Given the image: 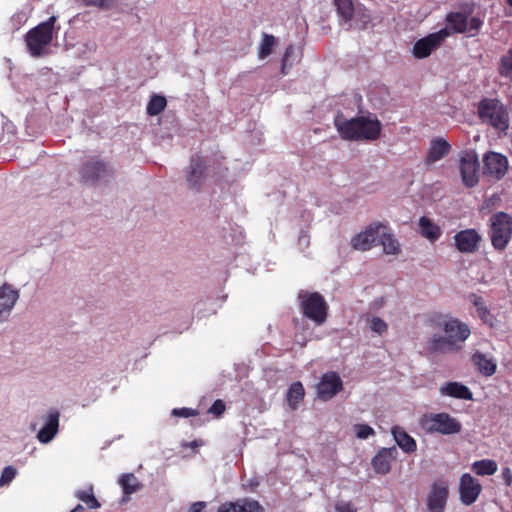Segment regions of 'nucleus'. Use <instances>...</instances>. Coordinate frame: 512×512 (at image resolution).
Masks as SVG:
<instances>
[{
  "label": "nucleus",
  "instance_id": "nucleus-51",
  "mask_svg": "<svg viewBox=\"0 0 512 512\" xmlns=\"http://www.w3.org/2000/svg\"><path fill=\"white\" fill-rule=\"evenodd\" d=\"M508 2L509 5L512 6V0H506Z\"/></svg>",
  "mask_w": 512,
  "mask_h": 512
},
{
  "label": "nucleus",
  "instance_id": "nucleus-23",
  "mask_svg": "<svg viewBox=\"0 0 512 512\" xmlns=\"http://www.w3.org/2000/svg\"><path fill=\"white\" fill-rule=\"evenodd\" d=\"M450 149V144L443 138H436L432 140L425 158V163L427 165H431L443 159L446 155H448Z\"/></svg>",
  "mask_w": 512,
  "mask_h": 512
},
{
  "label": "nucleus",
  "instance_id": "nucleus-2",
  "mask_svg": "<svg viewBox=\"0 0 512 512\" xmlns=\"http://www.w3.org/2000/svg\"><path fill=\"white\" fill-rule=\"evenodd\" d=\"M334 124L343 139L353 141L375 140L382 128L378 119L364 116L346 119L338 115Z\"/></svg>",
  "mask_w": 512,
  "mask_h": 512
},
{
  "label": "nucleus",
  "instance_id": "nucleus-25",
  "mask_svg": "<svg viewBox=\"0 0 512 512\" xmlns=\"http://www.w3.org/2000/svg\"><path fill=\"white\" fill-rule=\"evenodd\" d=\"M378 244L382 245L385 254L398 255L401 252L400 243L384 224H382Z\"/></svg>",
  "mask_w": 512,
  "mask_h": 512
},
{
  "label": "nucleus",
  "instance_id": "nucleus-3",
  "mask_svg": "<svg viewBox=\"0 0 512 512\" xmlns=\"http://www.w3.org/2000/svg\"><path fill=\"white\" fill-rule=\"evenodd\" d=\"M341 25H347V30H363L371 22L367 9L353 0H333Z\"/></svg>",
  "mask_w": 512,
  "mask_h": 512
},
{
  "label": "nucleus",
  "instance_id": "nucleus-35",
  "mask_svg": "<svg viewBox=\"0 0 512 512\" xmlns=\"http://www.w3.org/2000/svg\"><path fill=\"white\" fill-rule=\"evenodd\" d=\"M498 73L504 78L512 79V49L501 57Z\"/></svg>",
  "mask_w": 512,
  "mask_h": 512
},
{
  "label": "nucleus",
  "instance_id": "nucleus-47",
  "mask_svg": "<svg viewBox=\"0 0 512 512\" xmlns=\"http://www.w3.org/2000/svg\"><path fill=\"white\" fill-rule=\"evenodd\" d=\"M293 51H294V48L292 45H290L286 48V51L284 53V59H283V68L285 67V63H286L288 57L293 53Z\"/></svg>",
  "mask_w": 512,
  "mask_h": 512
},
{
  "label": "nucleus",
  "instance_id": "nucleus-42",
  "mask_svg": "<svg viewBox=\"0 0 512 512\" xmlns=\"http://www.w3.org/2000/svg\"><path fill=\"white\" fill-rule=\"evenodd\" d=\"M336 512H357V509L351 502H338L335 504Z\"/></svg>",
  "mask_w": 512,
  "mask_h": 512
},
{
  "label": "nucleus",
  "instance_id": "nucleus-37",
  "mask_svg": "<svg viewBox=\"0 0 512 512\" xmlns=\"http://www.w3.org/2000/svg\"><path fill=\"white\" fill-rule=\"evenodd\" d=\"M367 323L370 329L378 335H382L388 330V324L379 317H368Z\"/></svg>",
  "mask_w": 512,
  "mask_h": 512
},
{
  "label": "nucleus",
  "instance_id": "nucleus-43",
  "mask_svg": "<svg viewBox=\"0 0 512 512\" xmlns=\"http://www.w3.org/2000/svg\"><path fill=\"white\" fill-rule=\"evenodd\" d=\"M224 411L225 404L222 400H216L209 409V412L216 416H220Z\"/></svg>",
  "mask_w": 512,
  "mask_h": 512
},
{
  "label": "nucleus",
  "instance_id": "nucleus-28",
  "mask_svg": "<svg viewBox=\"0 0 512 512\" xmlns=\"http://www.w3.org/2000/svg\"><path fill=\"white\" fill-rule=\"evenodd\" d=\"M418 225L421 236L431 242L437 241L442 234L441 228L425 216L419 219Z\"/></svg>",
  "mask_w": 512,
  "mask_h": 512
},
{
  "label": "nucleus",
  "instance_id": "nucleus-33",
  "mask_svg": "<svg viewBox=\"0 0 512 512\" xmlns=\"http://www.w3.org/2000/svg\"><path fill=\"white\" fill-rule=\"evenodd\" d=\"M467 19L468 17L462 13H450L447 16V22L449 27L457 33H464L467 31Z\"/></svg>",
  "mask_w": 512,
  "mask_h": 512
},
{
  "label": "nucleus",
  "instance_id": "nucleus-8",
  "mask_svg": "<svg viewBox=\"0 0 512 512\" xmlns=\"http://www.w3.org/2000/svg\"><path fill=\"white\" fill-rule=\"evenodd\" d=\"M479 115L483 121L488 122L496 129L504 131L509 126L507 109L497 100L485 99L481 101Z\"/></svg>",
  "mask_w": 512,
  "mask_h": 512
},
{
  "label": "nucleus",
  "instance_id": "nucleus-16",
  "mask_svg": "<svg viewBox=\"0 0 512 512\" xmlns=\"http://www.w3.org/2000/svg\"><path fill=\"white\" fill-rule=\"evenodd\" d=\"M482 486L477 479L470 474L465 473L460 478L459 493L461 502L466 505H472L479 497Z\"/></svg>",
  "mask_w": 512,
  "mask_h": 512
},
{
  "label": "nucleus",
  "instance_id": "nucleus-46",
  "mask_svg": "<svg viewBox=\"0 0 512 512\" xmlns=\"http://www.w3.org/2000/svg\"><path fill=\"white\" fill-rule=\"evenodd\" d=\"M206 506V502L198 501L191 505L188 512H202L206 508Z\"/></svg>",
  "mask_w": 512,
  "mask_h": 512
},
{
  "label": "nucleus",
  "instance_id": "nucleus-21",
  "mask_svg": "<svg viewBox=\"0 0 512 512\" xmlns=\"http://www.w3.org/2000/svg\"><path fill=\"white\" fill-rule=\"evenodd\" d=\"M217 512H264V508L256 500L240 499L221 504Z\"/></svg>",
  "mask_w": 512,
  "mask_h": 512
},
{
  "label": "nucleus",
  "instance_id": "nucleus-22",
  "mask_svg": "<svg viewBox=\"0 0 512 512\" xmlns=\"http://www.w3.org/2000/svg\"><path fill=\"white\" fill-rule=\"evenodd\" d=\"M205 174V164L202 158L192 157L187 173V183L191 189L199 190Z\"/></svg>",
  "mask_w": 512,
  "mask_h": 512
},
{
  "label": "nucleus",
  "instance_id": "nucleus-6",
  "mask_svg": "<svg viewBox=\"0 0 512 512\" xmlns=\"http://www.w3.org/2000/svg\"><path fill=\"white\" fill-rule=\"evenodd\" d=\"M298 299L304 316L314 321L317 325L325 322L327 303L321 294L302 290L298 294Z\"/></svg>",
  "mask_w": 512,
  "mask_h": 512
},
{
  "label": "nucleus",
  "instance_id": "nucleus-5",
  "mask_svg": "<svg viewBox=\"0 0 512 512\" xmlns=\"http://www.w3.org/2000/svg\"><path fill=\"white\" fill-rule=\"evenodd\" d=\"M490 240L494 249L504 250L512 237V217L505 212H497L490 217Z\"/></svg>",
  "mask_w": 512,
  "mask_h": 512
},
{
  "label": "nucleus",
  "instance_id": "nucleus-27",
  "mask_svg": "<svg viewBox=\"0 0 512 512\" xmlns=\"http://www.w3.org/2000/svg\"><path fill=\"white\" fill-rule=\"evenodd\" d=\"M391 433L397 445L405 453H412L416 450V441L402 427H393Z\"/></svg>",
  "mask_w": 512,
  "mask_h": 512
},
{
  "label": "nucleus",
  "instance_id": "nucleus-26",
  "mask_svg": "<svg viewBox=\"0 0 512 512\" xmlns=\"http://www.w3.org/2000/svg\"><path fill=\"white\" fill-rule=\"evenodd\" d=\"M472 362L485 376H492L496 372V361L484 353L475 352L472 356Z\"/></svg>",
  "mask_w": 512,
  "mask_h": 512
},
{
  "label": "nucleus",
  "instance_id": "nucleus-14",
  "mask_svg": "<svg viewBox=\"0 0 512 512\" xmlns=\"http://www.w3.org/2000/svg\"><path fill=\"white\" fill-rule=\"evenodd\" d=\"M453 238L455 248L464 254L477 252L482 242V236L473 228L461 230Z\"/></svg>",
  "mask_w": 512,
  "mask_h": 512
},
{
  "label": "nucleus",
  "instance_id": "nucleus-24",
  "mask_svg": "<svg viewBox=\"0 0 512 512\" xmlns=\"http://www.w3.org/2000/svg\"><path fill=\"white\" fill-rule=\"evenodd\" d=\"M439 392L443 396L453 397L463 400H472L471 390L459 382H447L439 387Z\"/></svg>",
  "mask_w": 512,
  "mask_h": 512
},
{
  "label": "nucleus",
  "instance_id": "nucleus-40",
  "mask_svg": "<svg viewBox=\"0 0 512 512\" xmlns=\"http://www.w3.org/2000/svg\"><path fill=\"white\" fill-rule=\"evenodd\" d=\"M17 471L12 466H7L3 469L0 477V486L9 484L16 476Z\"/></svg>",
  "mask_w": 512,
  "mask_h": 512
},
{
  "label": "nucleus",
  "instance_id": "nucleus-15",
  "mask_svg": "<svg viewBox=\"0 0 512 512\" xmlns=\"http://www.w3.org/2000/svg\"><path fill=\"white\" fill-rule=\"evenodd\" d=\"M343 383L336 372L324 374L317 384V396L323 401L330 400L342 390Z\"/></svg>",
  "mask_w": 512,
  "mask_h": 512
},
{
  "label": "nucleus",
  "instance_id": "nucleus-48",
  "mask_svg": "<svg viewBox=\"0 0 512 512\" xmlns=\"http://www.w3.org/2000/svg\"><path fill=\"white\" fill-rule=\"evenodd\" d=\"M299 243L301 245H306V246L309 245V238H308V236H306V235L300 236Z\"/></svg>",
  "mask_w": 512,
  "mask_h": 512
},
{
  "label": "nucleus",
  "instance_id": "nucleus-44",
  "mask_svg": "<svg viewBox=\"0 0 512 512\" xmlns=\"http://www.w3.org/2000/svg\"><path fill=\"white\" fill-rule=\"evenodd\" d=\"M501 477L507 486H510L512 484V471L510 468H502Z\"/></svg>",
  "mask_w": 512,
  "mask_h": 512
},
{
  "label": "nucleus",
  "instance_id": "nucleus-4",
  "mask_svg": "<svg viewBox=\"0 0 512 512\" xmlns=\"http://www.w3.org/2000/svg\"><path fill=\"white\" fill-rule=\"evenodd\" d=\"M56 17L51 16L47 21L32 28L25 35V42L29 54L34 58L46 56L48 45L53 39L54 24Z\"/></svg>",
  "mask_w": 512,
  "mask_h": 512
},
{
  "label": "nucleus",
  "instance_id": "nucleus-38",
  "mask_svg": "<svg viewBox=\"0 0 512 512\" xmlns=\"http://www.w3.org/2000/svg\"><path fill=\"white\" fill-rule=\"evenodd\" d=\"M353 431L358 439H368L371 436L375 435L374 429L367 424H355L353 426Z\"/></svg>",
  "mask_w": 512,
  "mask_h": 512
},
{
  "label": "nucleus",
  "instance_id": "nucleus-34",
  "mask_svg": "<svg viewBox=\"0 0 512 512\" xmlns=\"http://www.w3.org/2000/svg\"><path fill=\"white\" fill-rule=\"evenodd\" d=\"M275 45L276 38L273 35L264 33L258 48L259 59H265L266 57H268L272 53V50Z\"/></svg>",
  "mask_w": 512,
  "mask_h": 512
},
{
  "label": "nucleus",
  "instance_id": "nucleus-12",
  "mask_svg": "<svg viewBox=\"0 0 512 512\" xmlns=\"http://www.w3.org/2000/svg\"><path fill=\"white\" fill-rule=\"evenodd\" d=\"M460 174L466 187H474L479 181V161L475 151L466 152L460 159Z\"/></svg>",
  "mask_w": 512,
  "mask_h": 512
},
{
  "label": "nucleus",
  "instance_id": "nucleus-13",
  "mask_svg": "<svg viewBox=\"0 0 512 512\" xmlns=\"http://www.w3.org/2000/svg\"><path fill=\"white\" fill-rule=\"evenodd\" d=\"M20 298V291L12 284L0 286V324L7 322Z\"/></svg>",
  "mask_w": 512,
  "mask_h": 512
},
{
  "label": "nucleus",
  "instance_id": "nucleus-17",
  "mask_svg": "<svg viewBox=\"0 0 512 512\" xmlns=\"http://www.w3.org/2000/svg\"><path fill=\"white\" fill-rule=\"evenodd\" d=\"M484 173L499 180L507 172V158L500 153L488 152L484 155Z\"/></svg>",
  "mask_w": 512,
  "mask_h": 512
},
{
  "label": "nucleus",
  "instance_id": "nucleus-11",
  "mask_svg": "<svg viewBox=\"0 0 512 512\" xmlns=\"http://www.w3.org/2000/svg\"><path fill=\"white\" fill-rule=\"evenodd\" d=\"M382 223H372L363 231L352 237L350 245L354 250L368 251L373 246L378 245Z\"/></svg>",
  "mask_w": 512,
  "mask_h": 512
},
{
  "label": "nucleus",
  "instance_id": "nucleus-18",
  "mask_svg": "<svg viewBox=\"0 0 512 512\" xmlns=\"http://www.w3.org/2000/svg\"><path fill=\"white\" fill-rule=\"evenodd\" d=\"M398 451L395 447L382 448L372 459V467L378 474L385 475L390 472L391 464L396 460Z\"/></svg>",
  "mask_w": 512,
  "mask_h": 512
},
{
  "label": "nucleus",
  "instance_id": "nucleus-10",
  "mask_svg": "<svg viewBox=\"0 0 512 512\" xmlns=\"http://www.w3.org/2000/svg\"><path fill=\"white\" fill-rule=\"evenodd\" d=\"M449 496V486L444 480H436L427 494L426 505L429 512H445Z\"/></svg>",
  "mask_w": 512,
  "mask_h": 512
},
{
  "label": "nucleus",
  "instance_id": "nucleus-30",
  "mask_svg": "<svg viewBox=\"0 0 512 512\" xmlns=\"http://www.w3.org/2000/svg\"><path fill=\"white\" fill-rule=\"evenodd\" d=\"M305 390L300 382H294L287 393V402L292 410L297 409L299 403L303 400Z\"/></svg>",
  "mask_w": 512,
  "mask_h": 512
},
{
  "label": "nucleus",
  "instance_id": "nucleus-39",
  "mask_svg": "<svg viewBox=\"0 0 512 512\" xmlns=\"http://www.w3.org/2000/svg\"><path fill=\"white\" fill-rule=\"evenodd\" d=\"M482 25L483 21L480 18L472 17L467 19V31L465 33L473 37L479 32Z\"/></svg>",
  "mask_w": 512,
  "mask_h": 512
},
{
  "label": "nucleus",
  "instance_id": "nucleus-9",
  "mask_svg": "<svg viewBox=\"0 0 512 512\" xmlns=\"http://www.w3.org/2000/svg\"><path fill=\"white\" fill-rule=\"evenodd\" d=\"M450 34L448 28H444L419 39L413 46V56L417 59L427 58L441 46Z\"/></svg>",
  "mask_w": 512,
  "mask_h": 512
},
{
  "label": "nucleus",
  "instance_id": "nucleus-45",
  "mask_svg": "<svg viewBox=\"0 0 512 512\" xmlns=\"http://www.w3.org/2000/svg\"><path fill=\"white\" fill-rule=\"evenodd\" d=\"M172 414L175 416H181V417L188 418L190 416H193L194 412L188 408H181V409H174L172 411Z\"/></svg>",
  "mask_w": 512,
  "mask_h": 512
},
{
  "label": "nucleus",
  "instance_id": "nucleus-19",
  "mask_svg": "<svg viewBox=\"0 0 512 512\" xmlns=\"http://www.w3.org/2000/svg\"><path fill=\"white\" fill-rule=\"evenodd\" d=\"M111 175V169L107 164L98 160H90L84 164L81 176L84 180L95 182Z\"/></svg>",
  "mask_w": 512,
  "mask_h": 512
},
{
  "label": "nucleus",
  "instance_id": "nucleus-20",
  "mask_svg": "<svg viewBox=\"0 0 512 512\" xmlns=\"http://www.w3.org/2000/svg\"><path fill=\"white\" fill-rule=\"evenodd\" d=\"M60 414L58 411H50L45 416L44 426L37 433V439L43 444H48L58 433Z\"/></svg>",
  "mask_w": 512,
  "mask_h": 512
},
{
  "label": "nucleus",
  "instance_id": "nucleus-1",
  "mask_svg": "<svg viewBox=\"0 0 512 512\" xmlns=\"http://www.w3.org/2000/svg\"><path fill=\"white\" fill-rule=\"evenodd\" d=\"M427 324L433 331L426 341V349L430 353L458 351L471 334L465 322L448 314H434Z\"/></svg>",
  "mask_w": 512,
  "mask_h": 512
},
{
  "label": "nucleus",
  "instance_id": "nucleus-41",
  "mask_svg": "<svg viewBox=\"0 0 512 512\" xmlns=\"http://www.w3.org/2000/svg\"><path fill=\"white\" fill-rule=\"evenodd\" d=\"M477 307V313L478 316L485 322V323H491L492 322V315L490 314L489 310L486 306H484L482 303L476 302L475 303Z\"/></svg>",
  "mask_w": 512,
  "mask_h": 512
},
{
  "label": "nucleus",
  "instance_id": "nucleus-32",
  "mask_svg": "<svg viewBox=\"0 0 512 512\" xmlns=\"http://www.w3.org/2000/svg\"><path fill=\"white\" fill-rule=\"evenodd\" d=\"M75 497L90 509H97L100 507V503L94 495L92 485H88L85 489L75 491Z\"/></svg>",
  "mask_w": 512,
  "mask_h": 512
},
{
  "label": "nucleus",
  "instance_id": "nucleus-49",
  "mask_svg": "<svg viewBox=\"0 0 512 512\" xmlns=\"http://www.w3.org/2000/svg\"><path fill=\"white\" fill-rule=\"evenodd\" d=\"M83 506L81 504H78L74 509H72L70 512H81L83 511Z\"/></svg>",
  "mask_w": 512,
  "mask_h": 512
},
{
  "label": "nucleus",
  "instance_id": "nucleus-7",
  "mask_svg": "<svg viewBox=\"0 0 512 512\" xmlns=\"http://www.w3.org/2000/svg\"><path fill=\"white\" fill-rule=\"evenodd\" d=\"M420 424L427 433L443 435L459 433L462 428L460 422L447 413L425 414L422 416Z\"/></svg>",
  "mask_w": 512,
  "mask_h": 512
},
{
  "label": "nucleus",
  "instance_id": "nucleus-31",
  "mask_svg": "<svg viewBox=\"0 0 512 512\" xmlns=\"http://www.w3.org/2000/svg\"><path fill=\"white\" fill-rule=\"evenodd\" d=\"M472 470L479 476H490L497 472L498 465L492 459H483L475 461Z\"/></svg>",
  "mask_w": 512,
  "mask_h": 512
},
{
  "label": "nucleus",
  "instance_id": "nucleus-36",
  "mask_svg": "<svg viewBox=\"0 0 512 512\" xmlns=\"http://www.w3.org/2000/svg\"><path fill=\"white\" fill-rule=\"evenodd\" d=\"M166 99L160 95H153L147 105V113L155 116L161 113L166 107Z\"/></svg>",
  "mask_w": 512,
  "mask_h": 512
},
{
  "label": "nucleus",
  "instance_id": "nucleus-29",
  "mask_svg": "<svg viewBox=\"0 0 512 512\" xmlns=\"http://www.w3.org/2000/svg\"><path fill=\"white\" fill-rule=\"evenodd\" d=\"M118 483L123 489L125 497L121 500V503H125L129 500V495L139 491L142 488L141 483L138 481L134 474H124L122 475Z\"/></svg>",
  "mask_w": 512,
  "mask_h": 512
},
{
  "label": "nucleus",
  "instance_id": "nucleus-50",
  "mask_svg": "<svg viewBox=\"0 0 512 512\" xmlns=\"http://www.w3.org/2000/svg\"><path fill=\"white\" fill-rule=\"evenodd\" d=\"M199 445L200 444L197 441H193V442H190L189 444H187V446H189L191 448L198 447Z\"/></svg>",
  "mask_w": 512,
  "mask_h": 512
}]
</instances>
